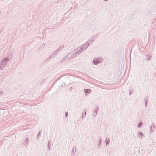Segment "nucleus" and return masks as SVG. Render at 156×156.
<instances>
[{
  "label": "nucleus",
  "instance_id": "20e7f679",
  "mask_svg": "<svg viewBox=\"0 0 156 156\" xmlns=\"http://www.w3.org/2000/svg\"><path fill=\"white\" fill-rule=\"evenodd\" d=\"M106 144H108L109 143V142L108 141V140H107V139H106Z\"/></svg>",
  "mask_w": 156,
  "mask_h": 156
},
{
  "label": "nucleus",
  "instance_id": "7ed1b4c3",
  "mask_svg": "<svg viewBox=\"0 0 156 156\" xmlns=\"http://www.w3.org/2000/svg\"><path fill=\"white\" fill-rule=\"evenodd\" d=\"M142 125V124L141 123H140V124H138V127L139 128H140V127L141 126V125Z\"/></svg>",
  "mask_w": 156,
  "mask_h": 156
},
{
  "label": "nucleus",
  "instance_id": "f03ea898",
  "mask_svg": "<svg viewBox=\"0 0 156 156\" xmlns=\"http://www.w3.org/2000/svg\"><path fill=\"white\" fill-rule=\"evenodd\" d=\"M84 91L86 93H90V89H85L84 90Z\"/></svg>",
  "mask_w": 156,
  "mask_h": 156
},
{
  "label": "nucleus",
  "instance_id": "39448f33",
  "mask_svg": "<svg viewBox=\"0 0 156 156\" xmlns=\"http://www.w3.org/2000/svg\"><path fill=\"white\" fill-rule=\"evenodd\" d=\"M67 115H68L67 112H66V117H67Z\"/></svg>",
  "mask_w": 156,
  "mask_h": 156
},
{
  "label": "nucleus",
  "instance_id": "f257e3e1",
  "mask_svg": "<svg viewBox=\"0 0 156 156\" xmlns=\"http://www.w3.org/2000/svg\"><path fill=\"white\" fill-rule=\"evenodd\" d=\"M94 63L96 65L99 63L100 61L98 59H94L93 61Z\"/></svg>",
  "mask_w": 156,
  "mask_h": 156
}]
</instances>
